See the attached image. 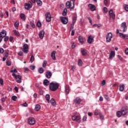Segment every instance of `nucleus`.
<instances>
[{"label":"nucleus","instance_id":"obj_17","mask_svg":"<svg viewBox=\"0 0 128 128\" xmlns=\"http://www.w3.org/2000/svg\"><path fill=\"white\" fill-rule=\"evenodd\" d=\"M6 36V31L3 30L0 32V36L2 38H5Z\"/></svg>","mask_w":128,"mask_h":128},{"label":"nucleus","instance_id":"obj_37","mask_svg":"<svg viewBox=\"0 0 128 128\" xmlns=\"http://www.w3.org/2000/svg\"><path fill=\"white\" fill-rule=\"evenodd\" d=\"M36 3L38 6H40L42 4V2L40 0H36Z\"/></svg>","mask_w":128,"mask_h":128},{"label":"nucleus","instance_id":"obj_12","mask_svg":"<svg viewBox=\"0 0 128 128\" xmlns=\"http://www.w3.org/2000/svg\"><path fill=\"white\" fill-rule=\"evenodd\" d=\"M46 21L47 22H50L52 20V17L50 16V12H47L46 14Z\"/></svg>","mask_w":128,"mask_h":128},{"label":"nucleus","instance_id":"obj_27","mask_svg":"<svg viewBox=\"0 0 128 128\" xmlns=\"http://www.w3.org/2000/svg\"><path fill=\"white\" fill-rule=\"evenodd\" d=\"M78 40L80 44H84V38L82 36H78Z\"/></svg>","mask_w":128,"mask_h":128},{"label":"nucleus","instance_id":"obj_25","mask_svg":"<svg viewBox=\"0 0 128 128\" xmlns=\"http://www.w3.org/2000/svg\"><path fill=\"white\" fill-rule=\"evenodd\" d=\"M77 16H76V14H75V15L74 16L73 18H72V24H76V18H77Z\"/></svg>","mask_w":128,"mask_h":128},{"label":"nucleus","instance_id":"obj_26","mask_svg":"<svg viewBox=\"0 0 128 128\" xmlns=\"http://www.w3.org/2000/svg\"><path fill=\"white\" fill-rule=\"evenodd\" d=\"M43 84H44V86H48V84H50V81H48V79L44 80Z\"/></svg>","mask_w":128,"mask_h":128},{"label":"nucleus","instance_id":"obj_22","mask_svg":"<svg viewBox=\"0 0 128 128\" xmlns=\"http://www.w3.org/2000/svg\"><path fill=\"white\" fill-rule=\"evenodd\" d=\"M56 51H52L51 53V58L53 60H56Z\"/></svg>","mask_w":128,"mask_h":128},{"label":"nucleus","instance_id":"obj_63","mask_svg":"<svg viewBox=\"0 0 128 128\" xmlns=\"http://www.w3.org/2000/svg\"><path fill=\"white\" fill-rule=\"evenodd\" d=\"M102 86H104V84H106V80H103L102 81Z\"/></svg>","mask_w":128,"mask_h":128},{"label":"nucleus","instance_id":"obj_28","mask_svg":"<svg viewBox=\"0 0 128 128\" xmlns=\"http://www.w3.org/2000/svg\"><path fill=\"white\" fill-rule=\"evenodd\" d=\"M67 12H68V10L66 9V8H64L62 12V16H66Z\"/></svg>","mask_w":128,"mask_h":128},{"label":"nucleus","instance_id":"obj_6","mask_svg":"<svg viewBox=\"0 0 128 128\" xmlns=\"http://www.w3.org/2000/svg\"><path fill=\"white\" fill-rule=\"evenodd\" d=\"M60 20L64 24H66L68 22V18L66 17H60Z\"/></svg>","mask_w":128,"mask_h":128},{"label":"nucleus","instance_id":"obj_42","mask_svg":"<svg viewBox=\"0 0 128 128\" xmlns=\"http://www.w3.org/2000/svg\"><path fill=\"white\" fill-rule=\"evenodd\" d=\"M12 100H14V102H16V100H18V97H16V96H13L12 97Z\"/></svg>","mask_w":128,"mask_h":128},{"label":"nucleus","instance_id":"obj_18","mask_svg":"<svg viewBox=\"0 0 128 128\" xmlns=\"http://www.w3.org/2000/svg\"><path fill=\"white\" fill-rule=\"evenodd\" d=\"M88 6L90 8L92 12H94V10H96V6H94V5L92 4H88Z\"/></svg>","mask_w":128,"mask_h":128},{"label":"nucleus","instance_id":"obj_45","mask_svg":"<svg viewBox=\"0 0 128 128\" xmlns=\"http://www.w3.org/2000/svg\"><path fill=\"white\" fill-rule=\"evenodd\" d=\"M34 56H32L30 59V62H31L32 63V62H34Z\"/></svg>","mask_w":128,"mask_h":128},{"label":"nucleus","instance_id":"obj_64","mask_svg":"<svg viewBox=\"0 0 128 128\" xmlns=\"http://www.w3.org/2000/svg\"><path fill=\"white\" fill-rule=\"evenodd\" d=\"M125 54H126L128 55V48H126V49L125 50Z\"/></svg>","mask_w":128,"mask_h":128},{"label":"nucleus","instance_id":"obj_19","mask_svg":"<svg viewBox=\"0 0 128 128\" xmlns=\"http://www.w3.org/2000/svg\"><path fill=\"white\" fill-rule=\"evenodd\" d=\"M92 40H94V38H92V35H90L88 36L87 42L88 44H92Z\"/></svg>","mask_w":128,"mask_h":128},{"label":"nucleus","instance_id":"obj_5","mask_svg":"<svg viewBox=\"0 0 128 128\" xmlns=\"http://www.w3.org/2000/svg\"><path fill=\"white\" fill-rule=\"evenodd\" d=\"M26 10H28L30 8H32V3L30 2H28V3H26L24 5Z\"/></svg>","mask_w":128,"mask_h":128},{"label":"nucleus","instance_id":"obj_59","mask_svg":"<svg viewBox=\"0 0 128 128\" xmlns=\"http://www.w3.org/2000/svg\"><path fill=\"white\" fill-rule=\"evenodd\" d=\"M24 70L25 72H28V70H30V69H28V68H24Z\"/></svg>","mask_w":128,"mask_h":128},{"label":"nucleus","instance_id":"obj_40","mask_svg":"<svg viewBox=\"0 0 128 128\" xmlns=\"http://www.w3.org/2000/svg\"><path fill=\"white\" fill-rule=\"evenodd\" d=\"M124 8L126 10V12H128V5L126 4H124Z\"/></svg>","mask_w":128,"mask_h":128},{"label":"nucleus","instance_id":"obj_20","mask_svg":"<svg viewBox=\"0 0 128 128\" xmlns=\"http://www.w3.org/2000/svg\"><path fill=\"white\" fill-rule=\"evenodd\" d=\"M116 56V52L114 51H111L110 54V59L112 60L114 56Z\"/></svg>","mask_w":128,"mask_h":128},{"label":"nucleus","instance_id":"obj_21","mask_svg":"<svg viewBox=\"0 0 128 128\" xmlns=\"http://www.w3.org/2000/svg\"><path fill=\"white\" fill-rule=\"evenodd\" d=\"M80 102H82V100L80 98H76L74 100V102L76 104H80Z\"/></svg>","mask_w":128,"mask_h":128},{"label":"nucleus","instance_id":"obj_7","mask_svg":"<svg viewBox=\"0 0 128 128\" xmlns=\"http://www.w3.org/2000/svg\"><path fill=\"white\" fill-rule=\"evenodd\" d=\"M121 112L122 116H126V114L128 113V107H123L121 110Z\"/></svg>","mask_w":128,"mask_h":128},{"label":"nucleus","instance_id":"obj_56","mask_svg":"<svg viewBox=\"0 0 128 128\" xmlns=\"http://www.w3.org/2000/svg\"><path fill=\"white\" fill-rule=\"evenodd\" d=\"M8 36H6L4 38V41L8 42Z\"/></svg>","mask_w":128,"mask_h":128},{"label":"nucleus","instance_id":"obj_46","mask_svg":"<svg viewBox=\"0 0 128 128\" xmlns=\"http://www.w3.org/2000/svg\"><path fill=\"white\" fill-rule=\"evenodd\" d=\"M36 26L38 28H40V26H42V23L40 22H38L36 24Z\"/></svg>","mask_w":128,"mask_h":128},{"label":"nucleus","instance_id":"obj_1","mask_svg":"<svg viewBox=\"0 0 128 128\" xmlns=\"http://www.w3.org/2000/svg\"><path fill=\"white\" fill-rule=\"evenodd\" d=\"M60 85L58 83L51 82L50 84V88L52 92H56L58 88Z\"/></svg>","mask_w":128,"mask_h":128},{"label":"nucleus","instance_id":"obj_49","mask_svg":"<svg viewBox=\"0 0 128 128\" xmlns=\"http://www.w3.org/2000/svg\"><path fill=\"white\" fill-rule=\"evenodd\" d=\"M30 70H34L36 68V66L31 65L30 66Z\"/></svg>","mask_w":128,"mask_h":128},{"label":"nucleus","instance_id":"obj_16","mask_svg":"<svg viewBox=\"0 0 128 128\" xmlns=\"http://www.w3.org/2000/svg\"><path fill=\"white\" fill-rule=\"evenodd\" d=\"M44 36V30H42L39 32V38L40 40H42Z\"/></svg>","mask_w":128,"mask_h":128},{"label":"nucleus","instance_id":"obj_36","mask_svg":"<svg viewBox=\"0 0 128 128\" xmlns=\"http://www.w3.org/2000/svg\"><path fill=\"white\" fill-rule=\"evenodd\" d=\"M44 68H40L38 69V72L40 74H44Z\"/></svg>","mask_w":128,"mask_h":128},{"label":"nucleus","instance_id":"obj_44","mask_svg":"<svg viewBox=\"0 0 128 128\" xmlns=\"http://www.w3.org/2000/svg\"><path fill=\"white\" fill-rule=\"evenodd\" d=\"M82 60H79L78 62V65L79 66H82Z\"/></svg>","mask_w":128,"mask_h":128},{"label":"nucleus","instance_id":"obj_47","mask_svg":"<svg viewBox=\"0 0 128 128\" xmlns=\"http://www.w3.org/2000/svg\"><path fill=\"white\" fill-rule=\"evenodd\" d=\"M88 20H89V22L90 24H92V18L90 17H88Z\"/></svg>","mask_w":128,"mask_h":128},{"label":"nucleus","instance_id":"obj_53","mask_svg":"<svg viewBox=\"0 0 128 128\" xmlns=\"http://www.w3.org/2000/svg\"><path fill=\"white\" fill-rule=\"evenodd\" d=\"M100 118L102 120H104V118L103 116H102V114H100Z\"/></svg>","mask_w":128,"mask_h":128},{"label":"nucleus","instance_id":"obj_55","mask_svg":"<svg viewBox=\"0 0 128 128\" xmlns=\"http://www.w3.org/2000/svg\"><path fill=\"white\" fill-rule=\"evenodd\" d=\"M104 11L106 13L108 12V8H106V7H104Z\"/></svg>","mask_w":128,"mask_h":128},{"label":"nucleus","instance_id":"obj_58","mask_svg":"<svg viewBox=\"0 0 128 128\" xmlns=\"http://www.w3.org/2000/svg\"><path fill=\"white\" fill-rule=\"evenodd\" d=\"M6 66H10V64H12L10 63V61H8L6 62Z\"/></svg>","mask_w":128,"mask_h":128},{"label":"nucleus","instance_id":"obj_35","mask_svg":"<svg viewBox=\"0 0 128 128\" xmlns=\"http://www.w3.org/2000/svg\"><path fill=\"white\" fill-rule=\"evenodd\" d=\"M117 116L118 118H120L122 116V111H118L117 112Z\"/></svg>","mask_w":128,"mask_h":128},{"label":"nucleus","instance_id":"obj_10","mask_svg":"<svg viewBox=\"0 0 128 128\" xmlns=\"http://www.w3.org/2000/svg\"><path fill=\"white\" fill-rule=\"evenodd\" d=\"M28 124L32 126L34 124H36V120H34V118H30L28 119Z\"/></svg>","mask_w":128,"mask_h":128},{"label":"nucleus","instance_id":"obj_34","mask_svg":"<svg viewBox=\"0 0 128 128\" xmlns=\"http://www.w3.org/2000/svg\"><path fill=\"white\" fill-rule=\"evenodd\" d=\"M110 18H112L113 20H116V14H112L110 15Z\"/></svg>","mask_w":128,"mask_h":128},{"label":"nucleus","instance_id":"obj_8","mask_svg":"<svg viewBox=\"0 0 128 128\" xmlns=\"http://www.w3.org/2000/svg\"><path fill=\"white\" fill-rule=\"evenodd\" d=\"M120 28L122 30V31L124 32H126V30L127 26H126V22H123L121 24Z\"/></svg>","mask_w":128,"mask_h":128},{"label":"nucleus","instance_id":"obj_2","mask_svg":"<svg viewBox=\"0 0 128 128\" xmlns=\"http://www.w3.org/2000/svg\"><path fill=\"white\" fill-rule=\"evenodd\" d=\"M66 6L67 8H70V10H74V0H70V1H68L66 2Z\"/></svg>","mask_w":128,"mask_h":128},{"label":"nucleus","instance_id":"obj_24","mask_svg":"<svg viewBox=\"0 0 128 128\" xmlns=\"http://www.w3.org/2000/svg\"><path fill=\"white\" fill-rule=\"evenodd\" d=\"M65 90H66V92L68 94L70 92V86L68 85H66L65 87Z\"/></svg>","mask_w":128,"mask_h":128},{"label":"nucleus","instance_id":"obj_38","mask_svg":"<svg viewBox=\"0 0 128 128\" xmlns=\"http://www.w3.org/2000/svg\"><path fill=\"white\" fill-rule=\"evenodd\" d=\"M94 114H95V116H98V114L100 115V110H96L94 111Z\"/></svg>","mask_w":128,"mask_h":128},{"label":"nucleus","instance_id":"obj_9","mask_svg":"<svg viewBox=\"0 0 128 128\" xmlns=\"http://www.w3.org/2000/svg\"><path fill=\"white\" fill-rule=\"evenodd\" d=\"M22 50L25 54H28V44H24L23 46V48Z\"/></svg>","mask_w":128,"mask_h":128},{"label":"nucleus","instance_id":"obj_50","mask_svg":"<svg viewBox=\"0 0 128 128\" xmlns=\"http://www.w3.org/2000/svg\"><path fill=\"white\" fill-rule=\"evenodd\" d=\"M30 26H32V28H36V25L34 24V23H32V22H30Z\"/></svg>","mask_w":128,"mask_h":128},{"label":"nucleus","instance_id":"obj_62","mask_svg":"<svg viewBox=\"0 0 128 128\" xmlns=\"http://www.w3.org/2000/svg\"><path fill=\"white\" fill-rule=\"evenodd\" d=\"M82 120H83V122H86V116H83Z\"/></svg>","mask_w":128,"mask_h":128},{"label":"nucleus","instance_id":"obj_48","mask_svg":"<svg viewBox=\"0 0 128 128\" xmlns=\"http://www.w3.org/2000/svg\"><path fill=\"white\" fill-rule=\"evenodd\" d=\"M104 98H106V100H110V97H108V96L107 94H105L104 96Z\"/></svg>","mask_w":128,"mask_h":128},{"label":"nucleus","instance_id":"obj_52","mask_svg":"<svg viewBox=\"0 0 128 128\" xmlns=\"http://www.w3.org/2000/svg\"><path fill=\"white\" fill-rule=\"evenodd\" d=\"M9 40L10 42H12V40H14V38L12 36H10L9 38Z\"/></svg>","mask_w":128,"mask_h":128},{"label":"nucleus","instance_id":"obj_32","mask_svg":"<svg viewBox=\"0 0 128 128\" xmlns=\"http://www.w3.org/2000/svg\"><path fill=\"white\" fill-rule=\"evenodd\" d=\"M96 26H97V28H101V26H102V24H94L92 26V28H96Z\"/></svg>","mask_w":128,"mask_h":128},{"label":"nucleus","instance_id":"obj_15","mask_svg":"<svg viewBox=\"0 0 128 128\" xmlns=\"http://www.w3.org/2000/svg\"><path fill=\"white\" fill-rule=\"evenodd\" d=\"M52 76V74L50 70L46 72V76L47 78H50Z\"/></svg>","mask_w":128,"mask_h":128},{"label":"nucleus","instance_id":"obj_33","mask_svg":"<svg viewBox=\"0 0 128 128\" xmlns=\"http://www.w3.org/2000/svg\"><path fill=\"white\" fill-rule=\"evenodd\" d=\"M50 102L52 106H56V100H54V99L52 98L50 100Z\"/></svg>","mask_w":128,"mask_h":128},{"label":"nucleus","instance_id":"obj_3","mask_svg":"<svg viewBox=\"0 0 128 128\" xmlns=\"http://www.w3.org/2000/svg\"><path fill=\"white\" fill-rule=\"evenodd\" d=\"M12 76H14V78L16 79V82H18V84H20V82H22V76H16L14 73L12 74Z\"/></svg>","mask_w":128,"mask_h":128},{"label":"nucleus","instance_id":"obj_54","mask_svg":"<svg viewBox=\"0 0 128 128\" xmlns=\"http://www.w3.org/2000/svg\"><path fill=\"white\" fill-rule=\"evenodd\" d=\"M76 46V44L74 42H73L72 46V48H74Z\"/></svg>","mask_w":128,"mask_h":128},{"label":"nucleus","instance_id":"obj_60","mask_svg":"<svg viewBox=\"0 0 128 128\" xmlns=\"http://www.w3.org/2000/svg\"><path fill=\"white\" fill-rule=\"evenodd\" d=\"M4 52V48H0V53L2 54Z\"/></svg>","mask_w":128,"mask_h":128},{"label":"nucleus","instance_id":"obj_4","mask_svg":"<svg viewBox=\"0 0 128 128\" xmlns=\"http://www.w3.org/2000/svg\"><path fill=\"white\" fill-rule=\"evenodd\" d=\"M112 38V32L108 33L106 36V42H110Z\"/></svg>","mask_w":128,"mask_h":128},{"label":"nucleus","instance_id":"obj_43","mask_svg":"<svg viewBox=\"0 0 128 128\" xmlns=\"http://www.w3.org/2000/svg\"><path fill=\"white\" fill-rule=\"evenodd\" d=\"M18 22H16L14 24L16 28L18 29V26H19Z\"/></svg>","mask_w":128,"mask_h":128},{"label":"nucleus","instance_id":"obj_39","mask_svg":"<svg viewBox=\"0 0 128 128\" xmlns=\"http://www.w3.org/2000/svg\"><path fill=\"white\" fill-rule=\"evenodd\" d=\"M45 98L47 102H50V94H46Z\"/></svg>","mask_w":128,"mask_h":128},{"label":"nucleus","instance_id":"obj_13","mask_svg":"<svg viewBox=\"0 0 128 128\" xmlns=\"http://www.w3.org/2000/svg\"><path fill=\"white\" fill-rule=\"evenodd\" d=\"M81 54H82V56H86L88 54V50H86L84 48H81Z\"/></svg>","mask_w":128,"mask_h":128},{"label":"nucleus","instance_id":"obj_14","mask_svg":"<svg viewBox=\"0 0 128 128\" xmlns=\"http://www.w3.org/2000/svg\"><path fill=\"white\" fill-rule=\"evenodd\" d=\"M120 36L122 38H124V40H128V34H124L122 33H119Z\"/></svg>","mask_w":128,"mask_h":128},{"label":"nucleus","instance_id":"obj_30","mask_svg":"<svg viewBox=\"0 0 128 128\" xmlns=\"http://www.w3.org/2000/svg\"><path fill=\"white\" fill-rule=\"evenodd\" d=\"M20 18L22 20H26V15H24V14H20Z\"/></svg>","mask_w":128,"mask_h":128},{"label":"nucleus","instance_id":"obj_61","mask_svg":"<svg viewBox=\"0 0 128 128\" xmlns=\"http://www.w3.org/2000/svg\"><path fill=\"white\" fill-rule=\"evenodd\" d=\"M118 58H119V60H122L124 59L122 58V56H120V55H118Z\"/></svg>","mask_w":128,"mask_h":128},{"label":"nucleus","instance_id":"obj_11","mask_svg":"<svg viewBox=\"0 0 128 128\" xmlns=\"http://www.w3.org/2000/svg\"><path fill=\"white\" fill-rule=\"evenodd\" d=\"M72 120H76L77 122H80V116H74L72 118Z\"/></svg>","mask_w":128,"mask_h":128},{"label":"nucleus","instance_id":"obj_23","mask_svg":"<svg viewBox=\"0 0 128 128\" xmlns=\"http://www.w3.org/2000/svg\"><path fill=\"white\" fill-rule=\"evenodd\" d=\"M124 84H121L119 86V90L120 92H124Z\"/></svg>","mask_w":128,"mask_h":128},{"label":"nucleus","instance_id":"obj_51","mask_svg":"<svg viewBox=\"0 0 128 128\" xmlns=\"http://www.w3.org/2000/svg\"><path fill=\"white\" fill-rule=\"evenodd\" d=\"M46 64H48V62H46V61H44V62H43V64H42L43 68H46Z\"/></svg>","mask_w":128,"mask_h":128},{"label":"nucleus","instance_id":"obj_29","mask_svg":"<svg viewBox=\"0 0 128 128\" xmlns=\"http://www.w3.org/2000/svg\"><path fill=\"white\" fill-rule=\"evenodd\" d=\"M40 104H37L36 105V107H35V110L36 112H38V110H40Z\"/></svg>","mask_w":128,"mask_h":128},{"label":"nucleus","instance_id":"obj_31","mask_svg":"<svg viewBox=\"0 0 128 128\" xmlns=\"http://www.w3.org/2000/svg\"><path fill=\"white\" fill-rule=\"evenodd\" d=\"M13 32L14 33L15 36H20V32H18V31H16V30H13Z\"/></svg>","mask_w":128,"mask_h":128},{"label":"nucleus","instance_id":"obj_57","mask_svg":"<svg viewBox=\"0 0 128 128\" xmlns=\"http://www.w3.org/2000/svg\"><path fill=\"white\" fill-rule=\"evenodd\" d=\"M11 72H12L13 74H14V72H18V70L16 69H14L11 70Z\"/></svg>","mask_w":128,"mask_h":128},{"label":"nucleus","instance_id":"obj_41","mask_svg":"<svg viewBox=\"0 0 128 128\" xmlns=\"http://www.w3.org/2000/svg\"><path fill=\"white\" fill-rule=\"evenodd\" d=\"M10 51L7 50L6 53L4 54V58H8V54Z\"/></svg>","mask_w":128,"mask_h":128}]
</instances>
